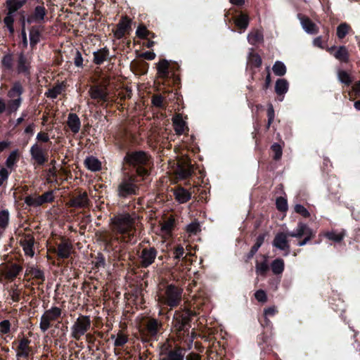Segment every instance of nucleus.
<instances>
[{"mask_svg":"<svg viewBox=\"0 0 360 360\" xmlns=\"http://www.w3.org/2000/svg\"><path fill=\"white\" fill-rule=\"evenodd\" d=\"M135 217L129 213H122L111 218L112 231L121 234L122 240L124 243H134Z\"/></svg>","mask_w":360,"mask_h":360,"instance_id":"1","label":"nucleus"},{"mask_svg":"<svg viewBox=\"0 0 360 360\" xmlns=\"http://www.w3.org/2000/svg\"><path fill=\"white\" fill-rule=\"evenodd\" d=\"M183 292L182 288L174 284L160 287L157 292L158 303L160 307L167 306L172 309L181 304Z\"/></svg>","mask_w":360,"mask_h":360,"instance_id":"2","label":"nucleus"},{"mask_svg":"<svg viewBox=\"0 0 360 360\" xmlns=\"http://www.w3.org/2000/svg\"><path fill=\"white\" fill-rule=\"evenodd\" d=\"M24 88L19 81L13 83L10 89L7 91L6 105L7 107V114L11 115L16 112L22 103V94Z\"/></svg>","mask_w":360,"mask_h":360,"instance_id":"3","label":"nucleus"},{"mask_svg":"<svg viewBox=\"0 0 360 360\" xmlns=\"http://www.w3.org/2000/svg\"><path fill=\"white\" fill-rule=\"evenodd\" d=\"M125 161L136 167V173L140 176L148 175V170L146 167L149 161L148 155L143 151H136L128 153L125 158Z\"/></svg>","mask_w":360,"mask_h":360,"instance_id":"4","label":"nucleus"},{"mask_svg":"<svg viewBox=\"0 0 360 360\" xmlns=\"http://www.w3.org/2000/svg\"><path fill=\"white\" fill-rule=\"evenodd\" d=\"M139 187L136 184V179L132 176H126L117 185V193L120 198H127L139 194Z\"/></svg>","mask_w":360,"mask_h":360,"instance_id":"5","label":"nucleus"},{"mask_svg":"<svg viewBox=\"0 0 360 360\" xmlns=\"http://www.w3.org/2000/svg\"><path fill=\"white\" fill-rule=\"evenodd\" d=\"M91 326V321L89 316H79L70 328L71 337L76 340H79L82 336L90 329Z\"/></svg>","mask_w":360,"mask_h":360,"instance_id":"6","label":"nucleus"},{"mask_svg":"<svg viewBox=\"0 0 360 360\" xmlns=\"http://www.w3.org/2000/svg\"><path fill=\"white\" fill-rule=\"evenodd\" d=\"M62 310L58 307H52L46 310L40 319V330L43 333L47 331L52 326V323L60 318Z\"/></svg>","mask_w":360,"mask_h":360,"instance_id":"7","label":"nucleus"},{"mask_svg":"<svg viewBox=\"0 0 360 360\" xmlns=\"http://www.w3.org/2000/svg\"><path fill=\"white\" fill-rule=\"evenodd\" d=\"M32 57L28 56L22 51L17 53L15 61V70L18 75H22L26 77H29L31 75L32 68Z\"/></svg>","mask_w":360,"mask_h":360,"instance_id":"8","label":"nucleus"},{"mask_svg":"<svg viewBox=\"0 0 360 360\" xmlns=\"http://www.w3.org/2000/svg\"><path fill=\"white\" fill-rule=\"evenodd\" d=\"M193 314V311L188 309L175 311L173 321L174 328L177 331L184 330L189 325L190 319Z\"/></svg>","mask_w":360,"mask_h":360,"instance_id":"9","label":"nucleus"},{"mask_svg":"<svg viewBox=\"0 0 360 360\" xmlns=\"http://www.w3.org/2000/svg\"><path fill=\"white\" fill-rule=\"evenodd\" d=\"M30 153L32 160L38 166L43 165L48 161L47 151L38 143L33 144L30 147Z\"/></svg>","mask_w":360,"mask_h":360,"instance_id":"10","label":"nucleus"},{"mask_svg":"<svg viewBox=\"0 0 360 360\" xmlns=\"http://www.w3.org/2000/svg\"><path fill=\"white\" fill-rule=\"evenodd\" d=\"M157 255L158 251L155 248L152 247L143 248L139 256L141 266L147 268L150 266L155 262Z\"/></svg>","mask_w":360,"mask_h":360,"instance_id":"11","label":"nucleus"},{"mask_svg":"<svg viewBox=\"0 0 360 360\" xmlns=\"http://www.w3.org/2000/svg\"><path fill=\"white\" fill-rule=\"evenodd\" d=\"M47 10L43 4L34 7L33 12L25 20L28 24L41 23L45 22Z\"/></svg>","mask_w":360,"mask_h":360,"instance_id":"12","label":"nucleus"},{"mask_svg":"<svg viewBox=\"0 0 360 360\" xmlns=\"http://www.w3.org/2000/svg\"><path fill=\"white\" fill-rule=\"evenodd\" d=\"M89 94L92 99L104 103L108 101L109 93L106 85H94L90 87Z\"/></svg>","mask_w":360,"mask_h":360,"instance_id":"13","label":"nucleus"},{"mask_svg":"<svg viewBox=\"0 0 360 360\" xmlns=\"http://www.w3.org/2000/svg\"><path fill=\"white\" fill-rule=\"evenodd\" d=\"M30 340L27 338H22L16 348L17 360H28L29 356L32 352L30 347Z\"/></svg>","mask_w":360,"mask_h":360,"instance_id":"14","label":"nucleus"},{"mask_svg":"<svg viewBox=\"0 0 360 360\" xmlns=\"http://www.w3.org/2000/svg\"><path fill=\"white\" fill-rule=\"evenodd\" d=\"M288 237L289 235L288 233L279 232L276 234L272 243L274 247L281 250L285 251V256H287L290 252V245L288 240Z\"/></svg>","mask_w":360,"mask_h":360,"instance_id":"15","label":"nucleus"},{"mask_svg":"<svg viewBox=\"0 0 360 360\" xmlns=\"http://www.w3.org/2000/svg\"><path fill=\"white\" fill-rule=\"evenodd\" d=\"M299 19L302 29L309 34H316L319 32V27L312 22L307 16L302 14H298Z\"/></svg>","mask_w":360,"mask_h":360,"instance_id":"16","label":"nucleus"},{"mask_svg":"<svg viewBox=\"0 0 360 360\" xmlns=\"http://www.w3.org/2000/svg\"><path fill=\"white\" fill-rule=\"evenodd\" d=\"M2 69V78H6L11 75L14 71V60L13 55L11 53L5 54L1 60Z\"/></svg>","mask_w":360,"mask_h":360,"instance_id":"17","label":"nucleus"},{"mask_svg":"<svg viewBox=\"0 0 360 360\" xmlns=\"http://www.w3.org/2000/svg\"><path fill=\"white\" fill-rule=\"evenodd\" d=\"M89 199L86 192L74 196L69 202V205L75 208H85L89 205Z\"/></svg>","mask_w":360,"mask_h":360,"instance_id":"18","label":"nucleus"},{"mask_svg":"<svg viewBox=\"0 0 360 360\" xmlns=\"http://www.w3.org/2000/svg\"><path fill=\"white\" fill-rule=\"evenodd\" d=\"M328 51L340 62L347 63L349 60V53L345 46H340L338 48L333 46L328 49Z\"/></svg>","mask_w":360,"mask_h":360,"instance_id":"19","label":"nucleus"},{"mask_svg":"<svg viewBox=\"0 0 360 360\" xmlns=\"http://www.w3.org/2000/svg\"><path fill=\"white\" fill-rule=\"evenodd\" d=\"M185 353L182 348L179 347L170 349L165 354H162L161 360H184Z\"/></svg>","mask_w":360,"mask_h":360,"instance_id":"20","label":"nucleus"},{"mask_svg":"<svg viewBox=\"0 0 360 360\" xmlns=\"http://www.w3.org/2000/svg\"><path fill=\"white\" fill-rule=\"evenodd\" d=\"M193 167L187 161H181L178 164L176 174L180 179H186L191 176Z\"/></svg>","mask_w":360,"mask_h":360,"instance_id":"21","label":"nucleus"},{"mask_svg":"<svg viewBox=\"0 0 360 360\" xmlns=\"http://www.w3.org/2000/svg\"><path fill=\"white\" fill-rule=\"evenodd\" d=\"M161 323L155 319H150L146 323V330L148 336L154 338L158 335Z\"/></svg>","mask_w":360,"mask_h":360,"instance_id":"22","label":"nucleus"},{"mask_svg":"<svg viewBox=\"0 0 360 360\" xmlns=\"http://www.w3.org/2000/svg\"><path fill=\"white\" fill-rule=\"evenodd\" d=\"M42 28L39 26H32L29 30V38L30 45L32 49H34L35 46L39 42L41 38V32Z\"/></svg>","mask_w":360,"mask_h":360,"instance_id":"23","label":"nucleus"},{"mask_svg":"<svg viewBox=\"0 0 360 360\" xmlns=\"http://www.w3.org/2000/svg\"><path fill=\"white\" fill-rule=\"evenodd\" d=\"M131 20L127 17L122 18L117 25V29L114 32L116 38L121 39L124 35L126 31L130 27Z\"/></svg>","mask_w":360,"mask_h":360,"instance_id":"24","label":"nucleus"},{"mask_svg":"<svg viewBox=\"0 0 360 360\" xmlns=\"http://www.w3.org/2000/svg\"><path fill=\"white\" fill-rule=\"evenodd\" d=\"M175 199L179 203H185L191 198V193L183 187H177L174 190Z\"/></svg>","mask_w":360,"mask_h":360,"instance_id":"25","label":"nucleus"},{"mask_svg":"<svg viewBox=\"0 0 360 360\" xmlns=\"http://www.w3.org/2000/svg\"><path fill=\"white\" fill-rule=\"evenodd\" d=\"M67 123L72 132L74 134L79 132L81 127V122L77 114L70 113L68 115Z\"/></svg>","mask_w":360,"mask_h":360,"instance_id":"26","label":"nucleus"},{"mask_svg":"<svg viewBox=\"0 0 360 360\" xmlns=\"http://www.w3.org/2000/svg\"><path fill=\"white\" fill-rule=\"evenodd\" d=\"M172 122L174 131L178 135L183 134L187 129L185 121H184L182 116L179 114L176 115L172 118Z\"/></svg>","mask_w":360,"mask_h":360,"instance_id":"27","label":"nucleus"},{"mask_svg":"<svg viewBox=\"0 0 360 360\" xmlns=\"http://www.w3.org/2000/svg\"><path fill=\"white\" fill-rule=\"evenodd\" d=\"M72 245L67 242H62L58 245L56 253L58 257L66 259L70 257Z\"/></svg>","mask_w":360,"mask_h":360,"instance_id":"28","label":"nucleus"},{"mask_svg":"<svg viewBox=\"0 0 360 360\" xmlns=\"http://www.w3.org/2000/svg\"><path fill=\"white\" fill-rule=\"evenodd\" d=\"M20 244L22 247L25 254L30 257H33L34 252L33 250V246L34 244V239L31 236L22 240Z\"/></svg>","mask_w":360,"mask_h":360,"instance_id":"29","label":"nucleus"},{"mask_svg":"<svg viewBox=\"0 0 360 360\" xmlns=\"http://www.w3.org/2000/svg\"><path fill=\"white\" fill-rule=\"evenodd\" d=\"M26 3L27 0H6V7L8 12L15 14Z\"/></svg>","mask_w":360,"mask_h":360,"instance_id":"30","label":"nucleus"},{"mask_svg":"<svg viewBox=\"0 0 360 360\" xmlns=\"http://www.w3.org/2000/svg\"><path fill=\"white\" fill-rule=\"evenodd\" d=\"M85 166L92 172L99 171L101 169V162L95 157L91 156L84 160Z\"/></svg>","mask_w":360,"mask_h":360,"instance_id":"31","label":"nucleus"},{"mask_svg":"<svg viewBox=\"0 0 360 360\" xmlns=\"http://www.w3.org/2000/svg\"><path fill=\"white\" fill-rule=\"evenodd\" d=\"M288 90V82L285 79H278L276 82L275 91L278 96H283Z\"/></svg>","mask_w":360,"mask_h":360,"instance_id":"32","label":"nucleus"},{"mask_svg":"<svg viewBox=\"0 0 360 360\" xmlns=\"http://www.w3.org/2000/svg\"><path fill=\"white\" fill-rule=\"evenodd\" d=\"M174 226V219L169 218L160 224V232L163 236H169Z\"/></svg>","mask_w":360,"mask_h":360,"instance_id":"33","label":"nucleus"},{"mask_svg":"<svg viewBox=\"0 0 360 360\" xmlns=\"http://www.w3.org/2000/svg\"><path fill=\"white\" fill-rule=\"evenodd\" d=\"M108 56V50L106 49H101L94 53V62L96 65L102 64Z\"/></svg>","mask_w":360,"mask_h":360,"instance_id":"34","label":"nucleus"},{"mask_svg":"<svg viewBox=\"0 0 360 360\" xmlns=\"http://www.w3.org/2000/svg\"><path fill=\"white\" fill-rule=\"evenodd\" d=\"M22 268L18 264H13L8 268L5 273L6 278L8 280L14 279L19 273L22 271Z\"/></svg>","mask_w":360,"mask_h":360,"instance_id":"35","label":"nucleus"},{"mask_svg":"<svg viewBox=\"0 0 360 360\" xmlns=\"http://www.w3.org/2000/svg\"><path fill=\"white\" fill-rule=\"evenodd\" d=\"M25 274L30 275L33 278L40 279L42 281L45 280L44 272L34 266H28L26 269Z\"/></svg>","mask_w":360,"mask_h":360,"instance_id":"36","label":"nucleus"},{"mask_svg":"<svg viewBox=\"0 0 360 360\" xmlns=\"http://www.w3.org/2000/svg\"><path fill=\"white\" fill-rule=\"evenodd\" d=\"M236 25L241 30H245L249 25V18L244 13H240L234 20Z\"/></svg>","mask_w":360,"mask_h":360,"instance_id":"37","label":"nucleus"},{"mask_svg":"<svg viewBox=\"0 0 360 360\" xmlns=\"http://www.w3.org/2000/svg\"><path fill=\"white\" fill-rule=\"evenodd\" d=\"M18 158H19V153H18V150H13L8 155V157L7 158L6 160V166L12 169L13 167L15 166V165L17 163V162L18 161Z\"/></svg>","mask_w":360,"mask_h":360,"instance_id":"38","label":"nucleus"},{"mask_svg":"<svg viewBox=\"0 0 360 360\" xmlns=\"http://www.w3.org/2000/svg\"><path fill=\"white\" fill-rule=\"evenodd\" d=\"M10 221V214L8 210H0V229L5 230Z\"/></svg>","mask_w":360,"mask_h":360,"instance_id":"39","label":"nucleus"},{"mask_svg":"<svg viewBox=\"0 0 360 360\" xmlns=\"http://www.w3.org/2000/svg\"><path fill=\"white\" fill-rule=\"evenodd\" d=\"M15 21V14L9 13L7 11L6 15L4 18V23L5 26L8 30L10 34H13L14 33V27L13 23Z\"/></svg>","mask_w":360,"mask_h":360,"instance_id":"40","label":"nucleus"},{"mask_svg":"<svg viewBox=\"0 0 360 360\" xmlns=\"http://www.w3.org/2000/svg\"><path fill=\"white\" fill-rule=\"evenodd\" d=\"M306 229L307 224L302 222H299L296 228V230L295 231L288 232V233L290 237L300 238L304 235Z\"/></svg>","mask_w":360,"mask_h":360,"instance_id":"41","label":"nucleus"},{"mask_svg":"<svg viewBox=\"0 0 360 360\" xmlns=\"http://www.w3.org/2000/svg\"><path fill=\"white\" fill-rule=\"evenodd\" d=\"M271 270L274 274H281L284 270V261L276 259L271 263Z\"/></svg>","mask_w":360,"mask_h":360,"instance_id":"42","label":"nucleus"},{"mask_svg":"<svg viewBox=\"0 0 360 360\" xmlns=\"http://www.w3.org/2000/svg\"><path fill=\"white\" fill-rule=\"evenodd\" d=\"M169 63L167 60L162 59L158 64V74L161 77H167L169 74Z\"/></svg>","mask_w":360,"mask_h":360,"instance_id":"43","label":"nucleus"},{"mask_svg":"<svg viewBox=\"0 0 360 360\" xmlns=\"http://www.w3.org/2000/svg\"><path fill=\"white\" fill-rule=\"evenodd\" d=\"M274 73L277 76H283L286 73V67L281 61H276L272 67Z\"/></svg>","mask_w":360,"mask_h":360,"instance_id":"44","label":"nucleus"},{"mask_svg":"<svg viewBox=\"0 0 360 360\" xmlns=\"http://www.w3.org/2000/svg\"><path fill=\"white\" fill-rule=\"evenodd\" d=\"M350 30V27L348 24L343 22L339 25L337 27V37L338 39H342L345 37Z\"/></svg>","mask_w":360,"mask_h":360,"instance_id":"45","label":"nucleus"},{"mask_svg":"<svg viewBox=\"0 0 360 360\" xmlns=\"http://www.w3.org/2000/svg\"><path fill=\"white\" fill-rule=\"evenodd\" d=\"M25 203L32 207H39L42 205L39 196L32 195H28L25 198Z\"/></svg>","mask_w":360,"mask_h":360,"instance_id":"46","label":"nucleus"},{"mask_svg":"<svg viewBox=\"0 0 360 360\" xmlns=\"http://www.w3.org/2000/svg\"><path fill=\"white\" fill-rule=\"evenodd\" d=\"M63 86L61 84L56 85L51 89H49L47 92H46V96L48 98H56L58 95L62 93Z\"/></svg>","mask_w":360,"mask_h":360,"instance_id":"47","label":"nucleus"},{"mask_svg":"<svg viewBox=\"0 0 360 360\" xmlns=\"http://www.w3.org/2000/svg\"><path fill=\"white\" fill-rule=\"evenodd\" d=\"M248 41L250 44H255L256 42L260 41L263 39L262 34L257 30L250 32L248 36Z\"/></svg>","mask_w":360,"mask_h":360,"instance_id":"48","label":"nucleus"},{"mask_svg":"<svg viewBox=\"0 0 360 360\" xmlns=\"http://www.w3.org/2000/svg\"><path fill=\"white\" fill-rule=\"evenodd\" d=\"M338 77L340 82L346 85H349L352 82L349 75L345 70H339L338 72Z\"/></svg>","mask_w":360,"mask_h":360,"instance_id":"49","label":"nucleus"},{"mask_svg":"<svg viewBox=\"0 0 360 360\" xmlns=\"http://www.w3.org/2000/svg\"><path fill=\"white\" fill-rule=\"evenodd\" d=\"M256 273L258 275L264 276L269 269V266L266 261L261 263L257 262L256 264Z\"/></svg>","mask_w":360,"mask_h":360,"instance_id":"50","label":"nucleus"},{"mask_svg":"<svg viewBox=\"0 0 360 360\" xmlns=\"http://www.w3.org/2000/svg\"><path fill=\"white\" fill-rule=\"evenodd\" d=\"M128 342V338L122 333H118L115 340L114 345L115 347H122Z\"/></svg>","mask_w":360,"mask_h":360,"instance_id":"51","label":"nucleus"},{"mask_svg":"<svg viewBox=\"0 0 360 360\" xmlns=\"http://www.w3.org/2000/svg\"><path fill=\"white\" fill-rule=\"evenodd\" d=\"M276 207L281 212H285L288 210V202L285 198L279 197L276 199Z\"/></svg>","mask_w":360,"mask_h":360,"instance_id":"52","label":"nucleus"},{"mask_svg":"<svg viewBox=\"0 0 360 360\" xmlns=\"http://www.w3.org/2000/svg\"><path fill=\"white\" fill-rule=\"evenodd\" d=\"M39 198L42 205L47 202H51L54 200L53 192L52 191H47L41 195H39Z\"/></svg>","mask_w":360,"mask_h":360,"instance_id":"53","label":"nucleus"},{"mask_svg":"<svg viewBox=\"0 0 360 360\" xmlns=\"http://www.w3.org/2000/svg\"><path fill=\"white\" fill-rule=\"evenodd\" d=\"M152 103L155 107L160 108H165L164 98L161 95H159V94L154 95L152 97Z\"/></svg>","mask_w":360,"mask_h":360,"instance_id":"54","label":"nucleus"},{"mask_svg":"<svg viewBox=\"0 0 360 360\" xmlns=\"http://www.w3.org/2000/svg\"><path fill=\"white\" fill-rule=\"evenodd\" d=\"M93 263L94 264V266L98 269L101 268H104L105 265V261L103 255L101 253L98 254Z\"/></svg>","mask_w":360,"mask_h":360,"instance_id":"55","label":"nucleus"},{"mask_svg":"<svg viewBox=\"0 0 360 360\" xmlns=\"http://www.w3.org/2000/svg\"><path fill=\"white\" fill-rule=\"evenodd\" d=\"M295 212L297 214H300L302 217L307 218L309 217L310 213L302 205L297 204L294 207Z\"/></svg>","mask_w":360,"mask_h":360,"instance_id":"56","label":"nucleus"},{"mask_svg":"<svg viewBox=\"0 0 360 360\" xmlns=\"http://www.w3.org/2000/svg\"><path fill=\"white\" fill-rule=\"evenodd\" d=\"M271 150L274 153V159L276 160L281 159L283 154L281 146L278 143H274L271 146Z\"/></svg>","mask_w":360,"mask_h":360,"instance_id":"57","label":"nucleus"},{"mask_svg":"<svg viewBox=\"0 0 360 360\" xmlns=\"http://www.w3.org/2000/svg\"><path fill=\"white\" fill-rule=\"evenodd\" d=\"M186 231L191 234L195 235L200 231V224L198 222H192L187 226Z\"/></svg>","mask_w":360,"mask_h":360,"instance_id":"58","label":"nucleus"},{"mask_svg":"<svg viewBox=\"0 0 360 360\" xmlns=\"http://www.w3.org/2000/svg\"><path fill=\"white\" fill-rule=\"evenodd\" d=\"M11 330V323L8 320H4L0 322V333L8 334Z\"/></svg>","mask_w":360,"mask_h":360,"instance_id":"59","label":"nucleus"},{"mask_svg":"<svg viewBox=\"0 0 360 360\" xmlns=\"http://www.w3.org/2000/svg\"><path fill=\"white\" fill-rule=\"evenodd\" d=\"M326 236L330 240L340 242L343 239L344 235L342 233H337L335 232H328Z\"/></svg>","mask_w":360,"mask_h":360,"instance_id":"60","label":"nucleus"},{"mask_svg":"<svg viewBox=\"0 0 360 360\" xmlns=\"http://www.w3.org/2000/svg\"><path fill=\"white\" fill-rule=\"evenodd\" d=\"M21 37H22L21 44H22V49H24L27 48V46H28L27 33H26L25 27V20L22 22Z\"/></svg>","mask_w":360,"mask_h":360,"instance_id":"61","label":"nucleus"},{"mask_svg":"<svg viewBox=\"0 0 360 360\" xmlns=\"http://www.w3.org/2000/svg\"><path fill=\"white\" fill-rule=\"evenodd\" d=\"M255 299L260 302H265L267 300L266 292L262 290H257L255 293Z\"/></svg>","mask_w":360,"mask_h":360,"instance_id":"62","label":"nucleus"},{"mask_svg":"<svg viewBox=\"0 0 360 360\" xmlns=\"http://www.w3.org/2000/svg\"><path fill=\"white\" fill-rule=\"evenodd\" d=\"M267 116H268L267 127L269 128L274 120V110L273 105L271 104H269L268 106Z\"/></svg>","mask_w":360,"mask_h":360,"instance_id":"63","label":"nucleus"},{"mask_svg":"<svg viewBox=\"0 0 360 360\" xmlns=\"http://www.w3.org/2000/svg\"><path fill=\"white\" fill-rule=\"evenodd\" d=\"M36 139L39 142L47 143L49 141L50 138L47 133L44 132V131H40L37 134Z\"/></svg>","mask_w":360,"mask_h":360,"instance_id":"64","label":"nucleus"}]
</instances>
